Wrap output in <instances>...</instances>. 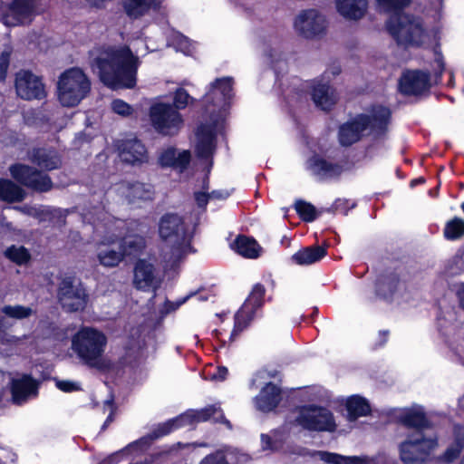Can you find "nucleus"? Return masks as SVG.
Instances as JSON below:
<instances>
[{"instance_id": "f257e3e1", "label": "nucleus", "mask_w": 464, "mask_h": 464, "mask_svg": "<svg viewBox=\"0 0 464 464\" xmlns=\"http://www.w3.org/2000/svg\"><path fill=\"white\" fill-rule=\"evenodd\" d=\"M159 235L164 243L160 261L154 255L147 258V293L160 297L161 285L169 270H174L185 257L195 252L191 242L193 233L184 218L176 213H166L159 221Z\"/></svg>"}, {"instance_id": "f03ea898", "label": "nucleus", "mask_w": 464, "mask_h": 464, "mask_svg": "<svg viewBox=\"0 0 464 464\" xmlns=\"http://www.w3.org/2000/svg\"><path fill=\"white\" fill-rule=\"evenodd\" d=\"M233 79L223 77L215 80L203 98L206 114L210 123H201L196 132V154L198 159L211 160L215 150V139L225 126V118L233 97Z\"/></svg>"}, {"instance_id": "7ed1b4c3", "label": "nucleus", "mask_w": 464, "mask_h": 464, "mask_svg": "<svg viewBox=\"0 0 464 464\" xmlns=\"http://www.w3.org/2000/svg\"><path fill=\"white\" fill-rule=\"evenodd\" d=\"M92 66L109 88H132L136 83L138 59L129 47L101 52L93 59Z\"/></svg>"}, {"instance_id": "20e7f679", "label": "nucleus", "mask_w": 464, "mask_h": 464, "mask_svg": "<svg viewBox=\"0 0 464 464\" xmlns=\"http://www.w3.org/2000/svg\"><path fill=\"white\" fill-rule=\"evenodd\" d=\"M375 2L377 10L389 15L386 29L398 44L420 46L426 42L428 33L423 28L421 21L402 12L410 4V0H375Z\"/></svg>"}, {"instance_id": "39448f33", "label": "nucleus", "mask_w": 464, "mask_h": 464, "mask_svg": "<svg viewBox=\"0 0 464 464\" xmlns=\"http://www.w3.org/2000/svg\"><path fill=\"white\" fill-rule=\"evenodd\" d=\"M107 346L106 335L92 327L81 328L72 338V350L86 365L97 370H107L110 361L104 356Z\"/></svg>"}, {"instance_id": "423d86ee", "label": "nucleus", "mask_w": 464, "mask_h": 464, "mask_svg": "<svg viewBox=\"0 0 464 464\" xmlns=\"http://www.w3.org/2000/svg\"><path fill=\"white\" fill-rule=\"evenodd\" d=\"M391 118V111L383 106L372 108L371 115H359L353 121L340 127L339 141L343 146H350L358 141L363 130L370 129L371 131L382 132Z\"/></svg>"}, {"instance_id": "0eeeda50", "label": "nucleus", "mask_w": 464, "mask_h": 464, "mask_svg": "<svg viewBox=\"0 0 464 464\" xmlns=\"http://www.w3.org/2000/svg\"><path fill=\"white\" fill-rule=\"evenodd\" d=\"M211 420L216 422H224L230 428V423L225 419L222 410L219 407L211 405L199 411L188 410L173 419L152 426L150 432L147 434V440H157L177 429Z\"/></svg>"}, {"instance_id": "6e6552de", "label": "nucleus", "mask_w": 464, "mask_h": 464, "mask_svg": "<svg viewBox=\"0 0 464 464\" xmlns=\"http://www.w3.org/2000/svg\"><path fill=\"white\" fill-rule=\"evenodd\" d=\"M58 99L64 107H74L91 91V82L79 68H71L61 74L58 81Z\"/></svg>"}, {"instance_id": "1a4fd4ad", "label": "nucleus", "mask_w": 464, "mask_h": 464, "mask_svg": "<svg viewBox=\"0 0 464 464\" xmlns=\"http://www.w3.org/2000/svg\"><path fill=\"white\" fill-rule=\"evenodd\" d=\"M438 447L437 435L413 432L399 445L400 459L405 464H422L430 459Z\"/></svg>"}, {"instance_id": "9d476101", "label": "nucleus", "mask_w": 464, "mask_h": 464, "mask_svg": "<svg viewBox=\"0 0 464 464\" xmlns=\"http://www.w3.org/2000/svg\"><path fill=\"white\" fill-rule=\"evenodd\" d=\"M295 422L312 431H334L336 423L333 413L325 407L304 405L297 409Z\"/></svg>"}, {"instance_id": "9b49d317", "label": "nucleus", "mask_w": 464, "mask_h": 464, "mask_svg": "<svg viewBox=\"0 0 464 464\" xmlns=\"http://www.w3.org/2000/svg\"><path fill=\"white\" fill-rule=\"evenodd\" d=\"M88 297L82 283L73 277H64L59 284L58 301L67 312L82 311L86 307Z\"/></svg>"}, {"instance_id": "f8f14e48", "label": "nucleus", "mask_w": 464, "mask_h": 464, "mask_svg": "<svg viewBox=\"0 0 464 464\" xmlns=\"http://www.w3.org/2000/svg\"><path fill=\"white\" fill-rule=\"evenodd\" d=\"M150 117L153 128L162 135H174L183 125L181 114L170 104L152 105Z\"/></svg>"}, {"instance_id": "ddd939ff", "label": "nucleus", "mask_w": 464, "mask_h": 464, "mask_svg": "<svg viewBox=\"0 0 464 464\" xmlns=\"http://www.w3.org/2000/svg\"><path fill=\"white\" fill-rule=\"evenodd\" d=\"M11 176L23 186L40 193L50 191L53 183L47 174L24 164H14L9 168Z\"/></svg>"}, {"instance_id": "4468645a", "label": "nucleus", "mask_w": 464, "mask_h": 464, "mask_svg": "<svg viewBox=\"0 0 464 464\" xmlns=\"http://www.w3.org/2000/svg\"><path fill=\"white\" fill-rule=\"evenodd\" d=\"M266 289L263 285L256 284L248 297L235 315V325L230 338L244 331L256 316V311L262 306Z\"/></svg>"}, {"instance_id": "2eb2a0df", "label": "nucleus", "mask_w": 464, "mask_h": 464, "mask_svg": "<svg viewBox=\"0 0 464 464\" xmlns=\"http://www.w3.org/2000/svg\"><path fill=\"white\" fill-rule=\"evenodd\" d=\"M194 294L191 293L175 302L168 300L164 295L160 297L161 301L157 305L153 313H150L147 317V346L150 339H160L161 336V328L164 318L170 313L178 310L185 304Z\"/></svg>"}, {"instance_id": "dca6fc26", "label": "nucleus", "mask_w": 464, "mask_h": 464, "mask_svg": "<svg viewBox=\"0 0 464 464\" xmlns=\"http://www.w3.org/2000/svg\"><path fill=\"white\" fill-rule=\"evenodd\" d=\"M39 0H11L7 11L2 16V21L7 26H15L31 20L39 13Z\"/></svg>"}, {"instance_id": "f3484780", "label": "nucleus", "mask_w": 464, "mask_h": 464, "mask_svg": "<svg viewBox=\"0 0 464 464\" xmlns=\"http://www.w3.org/2000/svg\"><path fill=\"white\" fill-rule=\"evenodd\" d=\"M15 91L24 100H41L46 92L42 80L30 71L22 70L15 75Z\"/></svg>"}, {"instance_id": "a211bd4d", "label": "nucleus", "mask_w": 464, "mask_h": 464, "mask_svg": "<svg viewBox=\"0 0 464 464\" xmlns=\"http://www.w3.org/2000/svg\"><path fill=\"white\" fill-rule=\"evenodd\" d=\"M295 30L305 38H312L324 33L326 22L324 15L314 9L301 12L294 23Z\"/></svg>"}, {"instance_id": "6ab92c4d", "label": "nucleus", "mask_w": 464, "mask_h": 464, "mask_svg": "<svg viewBox=\"0 0 464 464\" xmlns=\"http://www.w3.org/2000/svg\"><path fill=\"white\" fill-rule=\"evenodd\" d=\"M430 87V80L429 74L420 71L407 72L399 82L400 92L406 95L422 94Z\"/></svg>"}, {"instance_id": "aec40b11", "label": "nucleus", "mask_w": 464, "mask_h": 464, "mask_svg": "<svg viewBox=\"0 0 464 464\" xmlns=\"http://www.w3.org/2000/svg\"><path fill=\"white\" fill-rule=\"evenodd\" d=\"M115 464H145V440L143 438L130 443L124 450L111 457Z\"/></svg>"}, {"instance_id": "412c9836", "label": "nucleus", "mask_w": 464, "mask_h": 464, "mask_svg": "<svg viewBox=\"0 0 464 464\" xmlns=\"http://www.w3.org/2000/svg\"><path fill=\"white\" fill-rule=\"evenodd\" d=\"M28 159L32 163L45 170L59 169L62 165L58 152L46 148L33 149L28 152Z\"/></svg>"}, {"instance_id": "4be33fe9", "label": "nucleus", "mask_w": 464, "mask_h": 464, "mask_svg": "<svg viewBox=\"0 0 464 464\" xmlns=\"http://www.w3.org/2000/svg\"><path fill=\"white\" fill-rule=\"evenodd\" d=\"M398 420L403 426L415 429L414 432H425L430 426L423 408L420 406L404 410L399 415Z\"/></svg>"}, {"instance_id": "5701e85b", "label": "nucleus", "mask_w": 464, "mask_h": 464, "mask_svg": "<svg viewBox=\"0 0 464 464\" xmlns=\"http://www.w3.org/2000/svg\"><path fill=\"white\" fill-rule=\"evenodd\" d=\"M97 259L101 266L108 268L116 267L122 260L123 254L114 242L102 241L97 244Z\"/></svg>"}, {"instance_id": "b1692460", "label": "nucleus", "mask_w": 464, "mask_h": 464, "mask_svg": "<svg viewBox=\"0 0 464 464\" xmlns=\"http://www.w3.org/2000/svg\"><path fill=\"white\" fill-rule=\"evenodd\" d=\"M281 400L280 389L269 382L260 392V393L255 398L256 408L263 411L268 412L273 411L279 403Z\"/></svg>"}, {"instance_id": "393cba45", "label": "nucleus", "mask_w": 464, "mask_h": 464, "mask_svg": "<svg viewBox=\"0 0 464 464\" xmlns=\"http://www.w3.org/2000/svg\"><path fill=\"white\" fill-rule=\"evenodd\" d=\"M312 98L315 105L323 111H328L336 102V96L328 83L314 81Z\"/></svg>"}, {"instance_id": "a878e982", "label": "nucleus", "mask_w": 464, "mask_h": 464, "mask_svg": "<svg viewBox=\"0 0 464 464\" xmlns=\"http://www.w3.org/2000/svg\"><path fill=\"white\" fill-rule=\"evenodd\" d=\"M307 164L312 174L320 179L335 178L343 172L341 166L316 156L311 158Z\"/></svg>"}, {"instance_id": "bb28decb", "label": "nucleus", "mask_w": 464, "mask_h": 464, "mask_svg": "<svg viewBox=\"0 0 464 464\" xmlns=\"http://www.w3.org/2000/svg\"><path fill=\"white\" fill-rule=\"evenodd\" d=\"M145 153V147L140 140L130 139L122 142L120 148L121 161L135 165L141 163Z\"/></svg>"}, {"instance_id": "cd10ccee", "label": "nucleus", "mask_w": 464, "mask_h": 464, "mask_svg": "<svg viewBox=\"0 0 464 464\" xmlns=\"http://www.w3.org/2000/svg\"><path fill=\"white\" fill-rule=\"evenodd\" d=\"M190 161V152L183 150L177 154L173 148H169L161 152L159 162L162 167H171L182 171Z\"/></svg>"}, {"instance_id": "c85d7f7f", "label": "nucleus", "mask_w": 464, "mask_h": 464, "mask_svg": "<svg viewBox=\"0 0 464 464\" xmlns=\"http://www.w3.org/2000/svg\"><path fill=\"white\" fill-rule=\"evenodd\" d=\"M367 0H336V7L341 15L349 19H360L367 10Z\"/></svg>"}, {"instance_id": "c756f323", "label": "nucleus", "mask_w": 464, "mask_h": 464, "mask_svg": "<svg viewBox=\"0 0 464 464\" xmlns=\"http://www.w3.org/2000/svg\"><path fill=\"white\" fill-rule=\"evenodd\" d=\"M326 256V249L321 246L304 247L292 256V260L299 266H309Z\"/></svg>"}, {"instance_id": "7c9ffc66", "label": "nucleus", "mask_w": 464, "mask_h": 464, "mask_svg": "<svg viewBox=\"0 0 464 464\" xmlns=\"http://www.w3.org/2000/svg\"><path fill=\"white\" fill-rule=\"evenodd\" d=\"M454 441L448 446L446 450L438 458V460L444 464H450L455 461L464 448V433L460 426L454 428Z\"/></svg>"}, {"instance_id": "2f4dec72", "label": "nucleus", "mask_w": 464, "mask_h": 464, "mask_svg": "<svg viewBox=\"0 0 464 464\" xmlns=\"http://www.w3.org/2000/svg\"><path fill=\"white\" fill-rule=\"evenodd\" d=\"M231 247L240 256L246 258H256L260 256L261 246L251 237L238 236L231 244Z\"/></svg>"}, {"instance_id": "473e14b6", "label": "nucleus", "mask_w": 464, "mask_h": 464, "mask_svg": "<svg viewBox=\"0 0 464 464\" xmlns=\"http://www.w3.org/2000/svg\"><path fill=\"white\" fill-rule=\"evenodd\" d=\"M346 418L349 421H354L359 417L370 413L371 408L368 401L361 396L353 395L345 400Z\"/></svg>"}, {"instance_id": "72a5a7b5", "label": "nucleus", "mask_w": 464, "mask_h": 464, "mask_svg": "<svg viewBox=\"0 0 464 464\" xmlns=\"http://www.w3.org/2000/svg\"><path fill=\"white\" fill-rule=\"evenodd\" d=\"M145 242L140 236L125 237L119 244V248L123 254V258L129 257L130 259L139 257L142 254Z\"/></svg>"}, {"instance_id": "f704fd0d", "label": "nucleus", "mask_w": 464, "mask_h": 464, "mask_svg": "<svg viewBox=\"0 0 464 464\" xmlns=\"http://www.w3.org/2000/svg\"><path fill=\"white\" fill-rule=\"evenodd\" d=\"M25 195V191L12 180L0 179V200L8 203L21 202Z\"/></svg>"}, {"instance_id": "c9c22d12", "label": "nucleus", "mask_w": 464, "mask_h": 464, "mask_svg": "<svg viewBox=\"0 0 464 464\" xmlns=\"http://www.w3.org/2000/svg\"><path fill=\"white\" fill-rule=\"evenodd\" d=\"M318 456L326 464H370L372 460L365 456H343L327 451H319Z\"/></svg>"}, {"instance_id": "e433bc0d", "label": "nucleus", "mask_w": 464, "mask_h": 464, "mask_svg": "<svg viewBox=\"0 0 464 464\" xmlns=\"http://www.w3.org/2000/svg\"><path fill=\"white\" fill-rule=\"evenodd\" d=\"M35 390V384L33 380L29 378H23L15 380L12 385L13 401L16 404L24 402L28 396H30Z\"/></svg>"}, {"instance_id": "4c0bfd02", "label": "nucleus", "mask_w": 464, "mask_h": 464, "mask_svg": "<svg viewBox=\"0 0 464 464\" xmlns=\"http://www.w3.org/2000/svg\"><path fill=\"white\" fill-rule=\"evenodd\" d=\"M168 45L172 46L176 51L181 52L186 55H190L194 52V46L183 34L173 32L168 39Z\"/></svg>"}, {"instance_id": "58836bf2", "label": "nucleus", "mask_w": 464, "mask_h": 464, "mask_svg": "<svg viewBox=\"0 0 464 464\" xmlns=\"http://www.w3.org/2000/svg\"><path fill=\"white\" fill-rule=\"evenodd\" d=\"M147 16H152L159 24H165L167 9L163 0H147Z\"/></svg>"}, {"instance_id": "ea45409f", "label": "nucleus", "mask_w": 464, "mask_h": 464, "mask_svg": "<svg viewBox=\"0 0 464 464\" xmlns=\"http://www.w3.org/2000/svg\"><path fill=\"white\" fill-rule=\"evenodd\" d=\"M1 313L8 318L23 320L30 317L33 314L34 310L29 306L8 304L2 307Z\"/></svg>"}, {"instance_id": "a19ab883", "label": "nucleus", "mask_w": 464, "mask_h": 464, "mask_svg": "<svg viewBox=\"0 0 464 464\" xmlns=\"http://www.w3.org/2000/svg\"><path fill=\"white\" fill-rule=\"evenodd\" d=\"M444 237L448 240H456L464 236V220L459 218H454L448 221L444 227Z\"/></svg>"}, {"instance_id": "79ce46f5", "label": "nucleus", "mask_w": 464, "mask_h": 464, "mask_svg": "<svg viewBox=\"0 0 464 464\" xmlns=\"http://www.w3.org/2000/svg\"><path fill=\"white\" fill-rule=\"evenodd\" d=\"M5 256L17 265H24L30 259V254L24 246H12L5 250Z\"/></svg>"}, {"instance_id": "37998d69", "label": "nucleus", "mask_w": 464, "mask_h": 464, "mask_svg": "<svg viewBox=\"0 0 464 464\" xmlns=\"http://www.w3.org/2000/svg\"><path fill=\"white\" fill-rule=\"evenodd\" d=\"M295 208L301 219L305 222H312L317 217L315 208L310 203L298 200L295 202Z\"/></svg>"}, {"instance_id": "c03bdc74", "label": "nucleus", "mask_w": 464, "mask_h": 464, "mask_svg": "<svg viewBox=\"0 0 464 464\" xmlns=\"http://www.w3.org/2000/svg\"><path fill=\"white\" fill-rule=\"evenodd\" d=\"M123 8L127 15L138 18L145 13V0H122Z\"/></svg>"}, {"instance_id": "a18cd8bd", "label": "nucleus", "mask_w": 464, "mask_h": 464, "mask_svg": "<svg viewBox=\"0 0 464 464\" xmlns=\"http://www.w3.org/2000/svg\"><path fill=\"white\" fill-rule=\"evenodd\" d=\"M194 99L182 88L178 89L174 94V108L178 111L186 108Z\"/></svg>"}, {"instance_id": "49530a36", "label": "nucleus", "mask_w": 464, "mask_h": 464, "mask_svg": "<svg viewBox=\"0 0 464 464\" xmlns=\"http://www.w3.org/2000/svg\"><path fill=\"white\" fill-rule=\"evenodd\" d=\"M133 283L138 289L145 287V262L139 259L134 267Z\"/></svg>"}, {"instance_id": "de8ad7c7", "label": "nucleus", "mask_w": 464, "mask_h": 464, "mask_svg": "<svg viewBox=\"0 0 464 464\" xmlns=\"http://www.w3.org/2000/svg\"><path fill=\"white\" fill-rule=\"evenodd\" d=\"M111 107L113 112L123 117L130 116L133 112V109L130 107V105L120 99L112 101Z\"/></svg>"}, {"instance_id": "09e8293b", "label": "nucleus", "mask_w": 464, "mask_h": 464, "mask_svg": "<svg viewBox=\"0 0 464 464\" xmlns=\"http://www.w3.org/2000/svg\"><path fill=\"white\" fill-rule=\"evenodd\" d=\"M199 464H228L225 454L221 450H218L213 454L205 457Z\"/></svg>"}, {"instance_id": "8fccbe9b", "label": "nucleus", "mask_w": 464, "mask_h": 464, "mask_svg": "<svg viewBox=\"0 0 464 464\" xmlns=\"http://www.w3.org/2000/svg\"><path fill=\"white\" fill-rule=\"evenodd\" d=\"M10 53L3 52L0 56V80L4 81L6 76L7 69L9 66Z\"/></svg>"}, {"instance_id": "3c124183", "label": "nucleus", "mask_w": 464, "mask_h": 464, "mask_svg": "<svg viewBox=\"0 0 464 464\" xmlns=\"http://www.w3.org/2000/svg\"><path fill=\"white\" fill-rule=\"evenodd\" d=\"M434 63H435V74H434L435 80H434V82L437 83L438 80L440 78V76L445 69L443 58L440 53H436Z\"/></svg>"}, {"instance_id": "603ef678", "label": "nucleus", "mask_w": 464, "mask_h": 464, "mask_svg": "<svg viewBox=\"0 0 464 464\" xmlns=\"http://www.w3.org/2000/svg\"><path fill=\"white\" fill-rule=\"evenodd\" d=\"M104 410L105 411H109V415L102 426V428L104 429L106 426H108L112 420H113V415H114V411H115V407L113 405V400L112 398L105 401L104 402Z\"/></svg>"}, {"instance_id": "864d4df0", "label": "nucleus", "mask_w": 464, "mask_h": 464, "mask_svg": "<svg viewBox=\"0 0 464 464\" xmlns=\"http://www.w3.org/2000/svg\"><path fill=\"white\" fill-rule=\"evenodd\" d=\"M57 387L65 392H70L79 390L77 383L69 381H59L57 382Z\"/></svg>"}, {"instance_id": "5fc2aeb1", "label": "nucleus", "mask_w": 464, "mask_h": 464, "mask_svg": "<svg viewBox=\"0 0 464 464\" xmlns=\"http://www.w3.org/2000/svg\"><path fill=\"white\" fill-rule=\"evenodd\" d=\"M211 198L210 194L205 192L195 193V199L198 207L205 208L208 202V198Z\"/></svg>"}, {"instance_id": "6e6d98bb", "label": "nucleus", "mask_w": 464, "mask_h": 464, "mask_svg": "<svg viewBox=\"0 0 464 464\" xmlns=\"http://www.w3.org/2000/svg\"><path fill=\"white\" fill-rule=\"evenodd\" d=\"M228 374V370L224 367L220 366L218 367L216 372L213 373L212 378L217 381H224Z\"/></svg>"}, {"instance_id": "4d7b16f0", "label": "nucleus", "mask_w": 464, "mask_h": 464, "mask_svg": "<svg viewBox=\"0 0 464 464\" xmlns=\"http://www.w3.org/2000/svg\"><path fill=\"white\" fill-rule=\"evenodd\" d=\"M341 72V67L337 63L332 64L323 74L322 80L329 78V75H338Z\"/></svg>"}, {"instance_id": "13d9d810", "label": "nucleus", "mask_w": 464, "mask_h": 464, "mask_svg": "<svg viewBox=\"0 0 464 464\" xmlns=\"http://www.w3.org/2000/svg\"><path fill=\"white\" fill-rule=\"evenodd\" d=\"M154 455H155V453H150L151 459H149L147 458V464H149V462L151 464H158L161 461V459H164L168 454L166 452H160L158 454L159 456L157 458H154Z\"/></svg>"}, {"instance_id": "bf43d9fd", "label": "nucleus", "mask_w": 464, "mask_h": 464, "mask_svg": "<svg viewBox=\"0 0 464 464\" xmlns=\"http://www.w3.org/2000/svg\"><path fill=\"white\" fill-rule=\"evenodd\" d=\"M229 193L227 190H214L211 192L210 197L215 198L225 199L228 198Z\"/></svg>"}, {"instance_id": "052dcab7", "label": "nucleus", "mask_w": 464, "mask_h": 464, "mask_svg": "<svg viewBox=\"0 0 464 464\" xmlns=\"http://www.w3.org/2000/svg\"><path fill=\"white\" fill-rule=\"evenodd\" d=\"M392 284H393V282H381L378 285V289H377L378 294L382 295L383 297H387L386 294L383 293V287H385V286L391 287Z\"/></svg>"}, {"instance_id": "680f3d73", "label": "nucleus", "mask_w": 464, "mask_h": 464, "mask_svg": "<svg viewBox=\"0 0 464 464\" xmlns=\"http://www.w3.org/2000/svg\"><path fill=\"white\" fill-rule=\"evenodd\" d=\"M9 327H11V324L6 320V316L0 314V331H5Z\"/></svg>"}, {"instance_id": "e2e57ef3", "label": "nucleus", "mask_w": 464, "mask_h": 464, "mask_svg": "<svg viewBox=\"0 0 464 464\" xmlns=\"http://www.w3.org/2000/svg\"><path fill=\"white\" fill-rule=\"evenodd\" d=\"M261 440H262L263 447L265 449L272 448V446H271V438L268 435L263 434L261 436Z\"/></svg>"}, {"instance_id": "0e129e2a", "label": "nucleus", "mask_w": 464, "mask_h": 464, "mask_svg": "<svg viewBox=\"0 0 464 464\" xmlns=\"http://www.w3.org/2000/svg\"><path fill=\"white\" fill-rule=\"evenodd\" d=\"M344 203H346V201H345V200H342V199H338V200H336V201H335V203H334V208H335V209H336V210H339V211H342L343 214H346V213H347V211H345V210H344V211H343V210H342V205H343V204H344Z\"/></svg>"}, {"instance_id": "69168bd1", "label": "nucleus", "mask_w": 464, "mask_h": 464, "mask_svg": "<svg viewBox=\"0 0 464 464\" xmlns=\"http://www.w3.org/2000/svg\"><path fill=\"white\" fill-rule=\"evenodd\" d=\"M379 336H380V339H381V344H383L387 342V338H388V332L387 331H381L379 333Z\"/></svg>"}, {"instance_id": "338daca9", "label": "nucleus", "mask_w": 464, "mask_h": 464, "mask_svg": "<svg viewBox=\"0 0 464 464\" xmlns=\"http://www.w3.org/2000/svg\"><path fill=\"white\" fill-rule=\"evenodd\" d=\"M460 305L464 309V285H462L461 289L458 293Z\"/></svg>"}, {"instance_id": "774afa93", "label": "nucleus", "mask_w": 464, "mask_h": 464, "mask_svg": "<svg viewBox=\"0 0 464 464\" xmlns=\"http://www.w3.org/2000/svg\"><path fill=\"white\" fill-rule=\"evenodd\" d=\"M459 411L460 414L464 415V396L459 400Z\"/></svg>"}]
</instances>
